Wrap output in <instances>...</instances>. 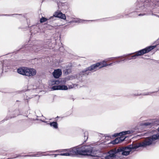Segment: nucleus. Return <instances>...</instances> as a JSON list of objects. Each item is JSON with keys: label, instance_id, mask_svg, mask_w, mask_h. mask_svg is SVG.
<instances>
[{"label": "nucleus", "instance_id": "obj_27", "mask_svg": "<svg viewBox=\"0 0 159 159\" xmlns=\"http://www.w3.org/2000/svg\"><path fill=\"white\" fill-rule=\"evenodd\" d=\"M35 46H33V48H35Z\"/></svg>", "mask_w": 159, "mask_h": 159}, {"label": "nucleus", "instance_id": "obj_16", "mask_svg": "<svg viewBox=\"0 0 159 159\" xmlns=\"http://www.w3.org/2000/svg\"><path fill=\"white\" fill-rule=\"evenodd\" d=\"M52 84H58L60 83L59 81L57 80H52L50 81Z\"/></svg>", "mask_w": 159, "mask_h": 159}, {"label": "nucleus", "instance_id": "obj_13", "mask_svg": "<svg viewBox=\"0 0 159 159\" xmlns=\"http://www.w3.org/2000/svg\"><path fill=\"white\" fill-rule=\"evenodd\" d=\"M68 89L66 85H59V90H66Z\"/></svg>", "mask_w": 159, "mask_h": 159}, {"label": "nucleus", "instance_id": "obj_2", "mask_svg": "<svg viewBox=\"0 0 159 159\" xmlns=\"http://www.w3.org/2000/svg\"><path fill=\"white\" fill-rule=\"evenodd\" d=\"M64 151H67L69 152H66L59 154V155L64 156H73L75 155L83 156H99L97 153H94L92 152V147L89 146L74 147L70 149H65Z\"/></svg>", "mask_w": 159, "mask_h": 159}, {"label": "nucleus", "instance_id": "obj_19", "mask_svg": "<svg viewBox=\"0 0 159 159\" xmlns=\"http://www.w3.org/2000/svg\"><path fill=\"white\" fill-rule=\"evenodd\" d=\"M85 20H80V19H77V20H74L73 22H79V23H81L83 22Z\"/></svg>", "mask_w": 159, "mask_h": 159}, {"label": "nucleus", "instance_id": "obj_30", "mask_svg": "<svg viewBox=\"0 0 159 159\" xmlns=\"http://www.w3.org/2000/svg\"><path fill=\"white\" fill-rule=\"evenodd\" d=\"M157 41H158V42H159V39H158V40H157Z\"/></svg>", "mask_w": 159, "mask_h": 159}, {"label": "nucleus", "instance_id": "obj_12", "mask_svg": "<svg viewBox=\"0 0 159 159\" xmlns=\"http://www.w3.org/2000/svg\"><path fill=\"white\" fill-rule=\"evenodd\" d=\"M51 126L53 127L54 128L57 129L58 128V124L57 122H53L50 123Z\"/></svg>", "mask_w": 159, "mask_h": 159}, {"label": "nucleus", "instance_id": "obj_17", "mask_svg": "<svg viewBox=\"0 0 159 159\" xmlns=\"http://www.w3.org/2000/svg\"><path fill=\"white\" fill-rule=\"evenodd\" d=\"M51 89L52 90H59V85L53 86L52 87Z\"/></svg>", "mask_w": 159, "mask_h": 159}, {"label": "nucleus", "instance_id": "obj_29", "mask_svg": "<svg viewBox=\"0 0 159 159\" xmlns=\"http://www.w3.org/2000/svg\"><path fill=\"white\" fill-rule=\"evenodd\" d=\"M141 15H141V14H139V16H141Z\"/></svg>", "mask_w": 159, "mask_h": 159}, {"label": "nucleus", "instance_id": "obj_26", "mask_svg": "<svg viewBox=\"0 0 159 159\" xmlns=\"http://www.w3.org/2000/svg\"><path fill=\"white\" fill-rule=\"evenodd\" d=\"M21 156L20 155H18L17 156L15 157H14V158H16V157H21Z\"/></svg>", "mask_w": 159, "mask_h": 159}, {"label": "nucleus", "instance_id": "obj_6", "mask_svg": "<svg viewBox=\"0 0 159 159\" xmlns=\"http://www.w3.org/2000/svg\"><path fill=\"white\" fill-rule=\"evenodd\" d=\"M99 63H96L82 70L80 72V75H85L86 74L87 75L88 74V71H95L97 70L98 68L99 69Z\"/></svg>", "mask_w": 159, "mask_h": 159}, {"label": "nucleus", "instance_id": "obj_18", "mask_svg": "<svg viewBox=\"0 0 159 159\" xmlns=\"http://www.w3.org/2000/svg\"><path fill=\"white\" fill-rule=\"evenodd\" d=\"M48 20V19H47L45 18L42 17L40 20V22L41 23H43L46 21Z\"/></svg>", "mask_w": 159, "mask_h": 159}, {"label": "nucleus", "instance_id": "obj_9", "mask_svg": "<svg viewBox=\"0 0 159 159\" xmlns=\"http://www.w3.org/2000/svg\"><path fill=\"white\" fill-rule=\"evenodd\" d=\"M61 71L59 69L55 70L52 73L54 77L56 78H59V77L61 75Z\"/></svg>", "mask_w": 159, "mask_h": 159}, {"label": "nucleus", "instance_id": "obj_15", "mask_svg": "<svg viewBox=\"0 0 159 159\" xmlns=\"http://www.w3.org/2000/svg\"><path fill=\"white\" fill-rule=\"evenodd\" d=\"M120 139L119 138H116L115 140L112 141V143L115 144H117L118 143H120Z\"/></svg>", "mask_w": 159, "mask_h": 159}, {"label": "nucleus", "instance_id": "obj_1", "mask_svg": "<svg viewBox=\"0 0 159 159\" xmlns=\"http://www.w3.org/2000/svg\"><path fill=\"white\" fill-rule=\"evenodd\" d=\"M159 139V133L154 134L152 136L144 139L143 142L139 144H130L126 147H122L117 149L119 154H121L124 156L129 155L130 152L134 151L139 147H146L151 144H154L156 140Z\"/></svg>", "mask_w": 159, "mask_h": 159}, {"label": "nucleus", "instance_id": "obj_23", "mask_svg": "<svg viewBox=\"0 0 159 159\" xmlns=\"http://www.w3.org/2000/svg\"><path fill=\"white\" fill-rule=\"evenodd\" d=\"M12 15L13 16H14L17 17L18 16H19V15L16 14Z\"/></svg>", "mask_w": 159, "mask_h": 159}, {"label": "nucleus", "instance_id": "obj_31", "mask_svg": "<svg viewBox=\"0 0 159 159\" xmlns=\"http://www.w3.org/2000/svg\"><path fill=\"white\" fill-rule=\"evenodd\" d=\"M72 88V87H69V88Z\"/></svg>", "mask_w": 159, "mask_h": 159}, {"label": "nucleus", "instance_id": "obj_28", "mask_svg": "<svg viewBox=\"0 0 159 159\" xmlns=\"http://www.w3.org/2000/svg\"><path fill=\"white\" fill-rule=\"evenodd\" d=\"M158 130L159 131V127L158 128Z\"/></svg>", "mask_w": 159, "mask_h": 159}, {"label": "nucleus", "instance_id": "obj_25", "mask_svg": "<svg viewBox=\"0 0 159 159\" xmlns=\"http://www.w3.org/2000/svg\"><path fill=\"white\" fill-rule=\"evenodd\" d=\"M112 63H111L109 64H107V66H111L112 65Z\"/></svg>", "mask_w": 159, "mask_h": 159}, {"label": "nucleus", "instance_id": "obj_5", "mask_svg": "<svg viewBox=\"0 0 159 159\" xmlns=\"http://www.w3.org/2000/svg\"><path fill=\"white\" fill-rule=\"evenodd\" d=\"M156 47V45L151 46L139 50L136 52L134 55L132 56V58L135 59L136 56H140L145 53H148L154 48Z\"/></svg>", "mask_w": 159, "mask_h": 159}, {"label": "nucleus", "instance_id": "obj_21", "mask_svg": "<svg viewBox=\"0 0 159 159\" xmlns=\"http://www.w3.org/2000/svg\"><path fill=\"white\" fill-rule=\"evenodd\" d=\"M151 123L149 122L144 123H143V125L145 126H147L148 125H150Z\"/></svg>", "mask_w": 159, "mask_h": 159}, {"label": "nucleus", "instance_id": "obj_24", "mask_svg": "<svg viewBox=\"0 0 159 159\" xmlns=\"http://www.w3.org/2000/svg\"><path fill=\"white\" fill-rule=\"evenodd\" d=\"M59 150H57L56 151H52V152H59Z\"/></svg>", "mask_w": 159, "mask_h": 159}, {"label": "nucleus", "instance_id": "obj_3", "mask_svg": "<svg viewBox=\"0 0 159 159\" xmlns=\"http://www.w3.org/2000/svg\"><path fill=\"white\" fill-rule=\"evenodd\" d=\"M92 148V152L94 153H97L98 155L99 156H93L94 157H97L100 158L98 159H103V158H101V157H103L105 158V159H113L117 155V154H119V152L117 151V149H112L107 154H103V156H102V154L100 152L98 151L95 150L93 148Z\"/></svg>", "mask_w": 159, "mask_h": 159}, {"label": "nucleus", "instance_id": "obj_7", "mask_svg": "<svg viewBox=\"0 0 159 159\" xmlns=\"http://www.w3.org/2000/svg\"><path fill=\"white\" fill-rule=\"evenodd\" d=\"M55 17H58L62 19L65 20L66 19L65 14H62L61 12H56L49 19H53Z\"/></svg>", "mask_w": 159, "mask_h": 159}, {"label": "nucleus", "instance_id": "obj_20", "mask_svg": "<svg viewBox=\"0 0 159 159\" xmlns=\"http://www.w3.org/2000/svg\"><path fill=\"white\" fill-rule=\"evenodd\" d=\"M118 138H119V139H120V140L121 143L125 140V137H118Z\"/></svg>", "mask_w": 159, "mask_h": 159}, {"label": "nucleus", "instance_id": "obj_14", "mask_svg": "<svg viewBox=\"0 0 159 159\" xmlns=\"http://www.w3.org/2000/svg\"><path fill=\"white\" fill-rule=\"evenodd\" d=\"M157 92V91L154 92H152V93H149V92L144 93H142V94H135L134 95L135 96H138V95H149L150 94L152 93H156Z\"/></svg>", "mask_w": 159, "mask_h": 159}, {"label": "nucleus", "instance_id": "obj_4", "mask_svg": "<svg viewBox=\"0 0 159 159\" xmlns=\"http://www.w3.org/2000/svg\"><path fill=\"white\" fill-rule=\"evenodd\" d=\"M18 73L28 77L34 76L37 73V71L34 69L27 67H21L17 70Z\"/></svg>", "mask_w": 159, "mask_h": 159}, {"label": "nucleus", "instance_id": "obj_22", "mask_svg": "<svg viewBox=\"0 0 159 159\" xmlns=\"http://www.w3.org/2000/svg\"><path fill=\"white\" fill-rule=\"evenodd\" d=\"M59 155V154H47L46 155H44L45 156H50V155H54V157H57V155Z\"/></svg>", "mask_w": 159, "mask_h": 159}, {"label": "nucleus", "instance_id": "obj_11", "mask_svg": "<svg viewBox=\"0 0 159 159\" xmlns=\"http://www.w3.org/2000/svg\"><path fill=\"white\" fill-rule=\"evenodd\" d=\"M107 61V60L106 61H104L102 62H98V63H100V66H99V69L101 68L107 66V64L106 63V61Z\"/></svg>", "mask_w": 159, "mask_h": 159}, {"label": "nucleus", "instance_id": "obj_8", "mask_svg": "<svg viewBox=\"0 0 159 159\" xmlns=\"http://www.w3.org/2000/svg\"><path fill=\"white\" fill-rule=\"evenodd\" d=\"M134 132V131L133 130H128L126 131H123L122 132H121L119 133H116L113 136L116 137L117 136H121L122 135H125L126 134H130L133 133Z\"/></svg>", "mask_w": 159, "mask_h": 159}, {"label": "nucleus", "instance_id": "obj_10", "mask_svg": "<svg viewBox=\"0 0 159 159\" xmlns=\"http://www.w3.org/2000/svg\"><path fill=\"white\" fill-rule=\"evenodd\" d=\"M43 153L41 152H39L37 153H36L34 154H32L30 155H26L25 156H29V157H39L40 156H41L43 155L42 154Z\"/></svg>", "mask_w": 159, "mask_h": 159}]
</instances>
